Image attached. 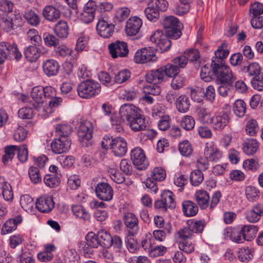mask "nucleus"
Returning a JSON list of instances; mask_svg holds the SVG:
<instances>
[{"label": "nucleus", "instance_id": "30", "mask_svg": "<svg viewBox=\"0 0 263 263\" xmlns=\"http://www.w3.org/2000/svg\"><path fill=\"white\" fill-rule=\"evenodd\" d=\"M175 104L179 112L181 113L186 112L190 107V99L185 95H181L177 99Z\"/></svg>", "mask_w": 263, "mask_h": 263}, {"label": "nucleus", "instance_id": "22", "mask_svg": "<svg viewBox=\"0 0 263 263\" xmlns=\"http://www.w3.org/2000/svg\"><path fill=\"white\" fill-rule=\"evenodd\" d=\"M138 222L137 218L133 213H128L125 215L124 223L129 229L128 234L131 236H133L138 231Z\"/></svg>", "mask_w": 263, "mask_h": 263}, {"label": "nucleus", "instance_id": "10", "mask_svg": "<svg viewBox=\"0 0 263 263\" xmlns=\"http://www.w3.org/2000/svg\"><path fill=\"white\" fill-rule=\"evenodd\" d=\"M92 132L93 126L90 121L85 120L80 122L78 127V135L83 145H85V144L91 139Z\"/></svg>", "mask_w": 263, "mask_h": 263}, {"label": "nucleus", "instance_id": "25", "mask_svg": "<svg viewBox=\"0 0 263 263\" xmlns=\"http://www.w3.org/2000/svg\"><path fill=\"white\" fill-rule=\"evenodd\" d=\"M14 44H11L4 41L0 42V65L7 59H11V52L13 51Z\"/></svg>", "mask_w": 263, "mask_h": 263}, {"label": "nucleus", "instance_id": "43", "mask_svg": "<svg viewBox=\"0 0 263 263\" xmlns=\"http://www.w3.org/2000/svg\"><path fill=\"white\" fill-rule=\"evenodd\" d=\"M186 78L182 74H178L174 77L171 83V87L174 90H178L185 84Z\"/></svg>", "mask_w": 263, "mask_h": 263}, {"label": "nucleus", "instance_id": "2", "mask_svg": "<svg viewBox=\"0 0 263 263\" xmlns=\"http://www.w3.org/2000/svg\"><path fill=\"white\" fill-rule=\"evenodd\" d=\"M212 72L216 77L217 84H226L232 85L236 79L235 76L233 75L230 67L224 63L213 60L211 63Z\"/></svg>", "mask_w": 263, "mask_h": 263}, {"label": "nucleus", "instance_id": "16", "mask_svg": "<svg viewBox=\"0 0 263 263\" xmlns=\"http://www.w3.org/2000/svg\"><path fill=\"white\" fill-rule=\"evenodd\" d=\"M97 196L100 199L104 201L110 200L113 196V190L107 183H100L96 187Z\"/></svg>", "mask_w": 263, "mask_h": 263}, {"label": "nucleus", "instance_id": "12", "mask_svg": "<svg viewBox=\"0 0 263 263\" xmlns=\"http://www.w3.org/2000/svg\"><path fill=\"white\" fill-rule=\"evenodd\" d=\"M229 121V116L226 113L215 115L210 119V123L212 124L213 129L216 131H221L225 128H228Z\"/></svg>", "mask_w": 263, "mask_h": 263}, {"label": "nucleus", "instance_id": "37", "mask_svg": "<svg viewBox=\"0 0 263 263\" xmlns=\"http://www.w3.org/2000/svg\"><path fill=\"white\" fill-rule=\"evenodd\" d=\"M204 154L205 156L212 161H217L222 157V154L220 151L213 146L206 147Z\"/></svg>", "mask_w": 263, "mask_h": 263}, {"label": "nucleus", "instance_id": "29", "mask_svg": "<svg viewBox=\"0 0 263 263\" xmlns=\"http://www.w3.org/2000/svg\"><path fill=\"white\" fill-rule=\"evenodd\" d=\"M245 241H250L256 236L258 227L254 225H244L241 227Z\"/></svg>", "mask_w": 263, "mask_h": 263}, {"label": "nucleus", "instance_id": "3", "mask_svg": "<svg viewBox=\"0 0 263 263\" xmlns=\"http://www.w3.org/2000/svg\"><path fill=\"white\" fill-rule=\"evenodd\" d=\"M161 23L165 29L166 36L173 39H177L180 37L183 26L178 18L174 16H166Z\"/></svg>", "mask_w": 263, "mask_h": 263}, {"label": "nucleus", "instance_id": "58", "mask_svg": "<svg viewBox=\"0 0 263 263\" xmlns=\"http://www.w3.org/2000/svg\"><path fill=\"white\" fill-rule=\"evenodd\" d=\"M2 194L5 200L11 201L13 199V193L9 183L6 182L2 189Z\"/></svg>", "mask_w": 263, "mask_h": 263}, {"label": "nucleus", "instance_id": "26", "mask_svg": "<svg viewBox=\"0 0 263 263\" xmlns=\"http://www.w3.org/2000/svg\"><path fill=\"white\" fill-rule=\"evenodd\" d=\"M42 90L43 86H37L34 87L31 91V97L34 101L32 105L35 109H37L44 102V91Z\"/></svg>", "mask_w": 263, "mask_h": 263}, {"label": "nucleus", "instance_id": "41", "mask_svg": "<svg viewBox=\"0 0 263 263\" xmlns=\"http://www.w3.org/2000/svg\"><path fill=\"white\" fill-rule=\"evenodd\" d=\"M245 195L250 202H255L258 199L260 192L256 187L248 186L245 189Z\"/></svg>", "mask_w": 263, "mask_h": 263}, {"label": "nucleus", "instance_id": "62", "mask_svg": "<svg viewBox=\"0 0 263 263\" xmlns=\"http://www.w3.org/2000/svg\"><path fill=\"white\" fill-rule=\"evenodd\" d=\"M178 234L179 238L182 239V240L191 239L194 236V233L188 224L186 227L180 230Z\"/></svg>", "mask_w": 263, "mask_h": 263}, {"label": "nucleus", "instance_id": "59", "mask_svg": "<svg viewBox=\"0 0 263 263\" xmlns=\"http://www.w3.org/2000/svg\"><path fill=\"white\" fill-rule=\"evenodd\" d=\"M251 83L254 89L262 90L263 89V73L252 78Z\"/></svg>", "mask_w": 263, "mask_h": 263}, {"label": "nucleus", "instance_id": "56", "mask_svg": "<svg viewBox=\"0 0 263 263\" xmlns=\"http://www.w3.org/2000/svg\"><path fill=\"white\" fill-rule=\"evenodd\" d=\"M199 120L202 123H210V112L205 108H199L197 110Z\"/></svg>", "mask_w": 263, "mask_h": 263}, {"label": "nucleus", "instance_id": "5", "mask_svg": "<svg viewBox=\"0 0 263 263\" xmlns=\"http://www.w3.org/2000/svg\"><path fill=\"white\" fill-rule=\"evenodd\" d=\"M101 90L100 85L92 80H86L78 86L77 91L80 97L89 98L98 94Z\"/></svg>", "mask_w": 263, "mask_h": 263}, {"label": "nucleus", "instance_id": "19", "mask_svg": "<svg viewBox=\"0 0 263 263\" xmlns=\"http://www.w3.org/2000/svg\"><path fill=\"white\" fill-rule=\"evenodd\" d=\"M142 23L140 18L137 17H131L128 20L125 26V32L128 36H134L139 32Z\"/></svg>", "mask_w": 263, "mask_h": 263}, {"label": "nucleus", "instance_id": "38", "mask_svg": "<svg viewBox=\"0 0 263 263\" xmlns=\"http://www.w3.org/2000/svg\"><path fill=\"white\" fill-rule=\"evenodd\" d=\"M55 249V247L53 245L46 246L45 247V250L38 254L37 257L39 259L42 261H50L53 257L52 252L54 251Z\"/></svg>", "mask_w": 263, "mask_h": 263}, {"label": "nucleus", "instance_id": "13", "mask_svg": "<svg viewBox=\"0 0 263 263\" xmlns=\"http://www.w3.org/2000/svg\"><path fill=\"white\" fill-rule=\"evenodd\" d=\"M96 29L98 34L103 38H109L114 32L115 25L109 23L104 18L99 19Z\"/></svg>", "mask_w": 263, "mask_h": 263}, {"label": "nucleus", "instance_id": "14", "mask_svg": "<svg viewBox=\"0 0 263 263\" xmlns=\"http://www.w3.org/2000/svg\"><path fill=\"white\" fill-rule=\"evenodd\" d=\"M18 20L14 14L11 16L0 14V28L6 32L15 29L19 25Z\"/></svg>", "mask_w": 263, "mask_h": 263}, {"label": "nucleus", "instance_id": "31", "mask_svg": "<svg viewBox=\"0 0 263 263\" xmlns=\"http://www.w3.org/2000/svg\"><path fill=\"white\" fill-rule=\"evenodd\" d=\"M127 123L134 131L144 130L146 128L145 119L140 113L138 116L135 117L133 120H130Z\"/></svg>", "mask_w": 263, "mask_h": 263}, {"label": "nucleus", "instance_id": "61", "mask_svg": "<svg viewBox=\"0 0 263 263\" xmlns=\"http://www.w3.org/2000/svg\"><path fill=\"white\" fill-rule=\"evenodd\" d=\"M166 176L165 172L161 167H155L152 174V179L155 181L163 180Z\"/></svg>", "mask_w": 263, "mask_h": 263}, {"label": "nucleus", "instance_id": "36", "mask_svg": "<svg viewBox=\"0 0 263 263\" xmlns=\"http://www.w3.org/2000/svg\"><path fill=\"white\" fill-rule=\"evenodd\" d=\"M242 70L244 72L248 73V75L252 78L262 73L260 66L255 62L249 63L247 66H243Z\"/></svg>", "mask_w": 263, "mask_h": 263}, {"label": "nucleus", "instance_id": "17", "mask_svg": "<svg viewBox=\"0 0 263 263\" xmlns=\"http://www.w3.org/2000/svg\"><path fill=\"white\" fill-rule=\"evenodd\" d=\"M54 206L53 198L50 196H43L37 199L36 202V209L42 213H48L52 210Z\"/></svg>", "mask_w": 263, "mask_h": 263}, {"label": "nucleus", "instance_id": "7", "mask_svg": "<svg viewBox=\"0 0 263 263\" xmlns=\"http://www.w3.org/2000/svg\"><path fill=\"white\" fill-rule=\"evenodd\" d=\"M167 7V2L165 0L149 1V21H157L160 16V11H164Z\"/></svg>", "mask_w": 263, "mask_h": 263}, {"label": "nucleus", "instance_id": "40", "mask_svg": "<svg viewBox=\"0 0 263 263\" xmlns=\"http://www.w3.org/2000/svg\"><path fill=\"white\" fill-rule=\"evenodd\" d=\"M134 61L137 64H144L148 61V49L146 47L138 50L134 58Z\"/></svg>", "mask_w": 263, "mask_h": 263}, {"label": "nucleus", "instance_id": "23", "mask_svg": "<svg viewBox=\"0 0 263 263\" xmlns=\"http://www.w3.org/2000/svg\"><path fill=\"white\" fill-rule=\"evenodd\" d=\"M22 221V218L21 216L8 219L3 225L1 232V234L5 235L12 232L16 229L17 225Z\"/></svg>", "mask_w": 263, "mask_h": 263}, {"label": "nucleus", "instance_id": "20", "mask_svg": "<svg viewBox=\"0 0 263 263\" xmlns=\"http://www.w3.org/2000/svg\"><path fill=\"white\" fill-rule=\"evenodd\" d=\"M111 148L112 152L118 157L124 156L127 151V143L125 139L122 137L114 138V143Z\"/></svg>", "mask_w": 263, "mask_h": 263}, {"label": "nucleus", "instance_id": "53", "mask_svg": "<svg viewBox=\"0 0 263 263\" xmlns=\"http://www.w3.org/2000/svg\"><path fill=\"white\" fill-rule=\"evenodd\" d=\"M130 77V71L127 69H124L119 71L115 75L114 81L117 83L121 84L126 81Z\"/></svg>", "mask_w": 263, "mask_h": 263}, {"label": "nucleus", "instance_id": "6", "mask_svg": "<svg viewBox=\"0 0 263 263\" xmlns=\"http://www.w3.org/2000/svg\"><path fill=\"white\" fill-rule=\"evenodd\" d=\"M130 158L133 164L139 171H145L148 167V161L144 151L139 147L133 149L130 153Z\"/></svg>", "mask_w": 263, "mask_h": 263}, {"label": "nucleus", "instance_id": "57", "mask_svg": "<svg viewBox=\"0 0 263 263\" xmlns=\"http://www.w3.org/2000/svg\"><path fill=\"white\" fill-rule=\"evenodd\" d=\"M184 54L186 56L187 61L191 62L197 61L200 58L199 51L196 49H186L184 51Z\"/></svg>", "mask_w": 263, "mask_h": 263}, {"label": "nucleus", "instance_id": "28", "mask_svg": "<svg viewBox=\"0 0 263 263\" xmlns=\"http://www.w3.org/2000/svg\"><path fill=\"white\" fill-rule=\"evenodd\" d=\"M258 148L259 143L255 139H248L243 143V151L248 155L254 154L257 151Z\"/></svg>", "mask_w": 263, "mask_h": 263}, {"label": "nucleus", "instance_id": "44", "mask_svg": "<svg viewBox=\"0 0 263 263\" xmlns=\"http://www.w3.org/2000/svg\"><path fill=\"white\" fill-rule=\"evenodd\" d=\"M20 204L25 211L31 212L34 204L33 200L30 196L24 195L21 197Z\"/></svg>", "mask_w": 263, "mask_h": 263}, {"label": "nucleus", "instance_id": "1", "mask_svg": "<svg viewBox=\"0 0 263 263\" xmlns=\"http://www.w3.org/2000/svg\"><path fill=\"white\" fill-rule=\"evenodd\" d=\"M87 238L88 244L94 248L99 246L107 249L112 247L118 252L122 247V241L119 236L115 235L112 237L104 230H100L96 234L92 232H89Z\"/></svg>", "mask_w": 263, "mask_h": 263}, {"label": "nucleus", "instance_id": "52", "mask_svg": "<svg viewBox=\"0 0 263 263\" xmlns=\"http://www.w3.org/2000/svg\"><path fill=\"white\" fill-rule=\"evenodd\" d=\"M195 124L194 118L190 116H185L181 120V126L186 130H191L194 127Z\"/></svg>", "mask_w": 263, "mask_h": 263}, {"label": "nucleus", "instance_id": "46", "mask_svg": "<svg viewBox=\"0 0 263 263\" xmlns=\"http://www.w3.org/2000/svg\"><path fill=\"white\" fill-rule=\"evenodd\" d=\"M224 47H226V45L223 43L218 47L217 50L215 52V57L213 58L212 61L215 60L216 62H218V61H221V62H222V59L228 57L229 51L228 49H223Z\"/></svg>", "mask_w": 263, "mask_h": 263}, {"label": "nucleus", "instance_id": "55", "mask_svg": "<svg viewBox=\"0 0 263 263\" xmlns=\"http://www.w3.org/2000/svg\"><path fill=\"white\" fill-rule=\"evenodd\" d=\"M178 247L180 250L189 254L194 251V245L188 240H182L178 243Z\"/></svg>", "mask_w": 263, "mask_h": 263}, {"label": "nucleus", "instance_id": "32", "mask_svg": "<svg viewBox=\"0 0 263 263\" xmlns=\"http://www.w3.org/2000/svg\"><path fill=\"white\" fill-rule=\"evenodd\" d=\"M182 211L184 214L187 216H194L198 211V206L192 201H184L182 203Z\"/></svg>", "mask_w": 263, "mask_h": 263}, {"label": "nucleus", "instance_id": "48", "mask_svg": "<svg viewBox=\"0 0 263 263\" xmlns=\"http://www.w3.org/2000/svg\"><path fill=\"white\" fill-rule=\"evenodd\" d=\"M203 180V174L199 170L193 171L190 175V182L194 186H198Z\"/></svg>", "mask_w": 263, "mask_h": 263}, {"label": "nucleus", "instance_id": "11", "mask_svg": "<svg viewBox=\"0 0 263 263\" xmlns=\"http://www.w3.org/2000/svg\"><path fill=\"white\" fill-rule=\"evenodd\" d=\"M109 53L111 57L116 59L118 57H125L128 54L127 44L123 41H116L111 43L108 46Z\"/></svg>", "mask_w": 263, "mask_h": 263}, {"label": "nucleus", "instance_id": "60", "mask_svg": "<svg viewBox=\"0 0 263 263\" xmlns=\"http://www.w3.org/2000/svg\"><path fill=\"white\" fill-rule=\"evenodd\" d=\"M27 135V131L24 128L19 127L15 130L13 138L16 142H21L25 140Z\"/></svg>", "mask_w": 263, "mask_h": 263}, {"label": "nucleus", "instance_id": "47", "mask_svg": "<svg viewBox=\"0 0 263 263\" xmlns=\"http://www.w3.org/2000/svg\"><path fill=\"white\" fill-rule=\"evenodd\" d=\"M151 243V242L150 243ZM166 248L163 246H157L153 247L150 244L149 248V256L152 257H157L162 256L166 252Z\"/></svg>", "mask_w": 263, "mask_h": 263}, {"label": "nucleus", "instance_id": "49", "mask_svg": "<svg viewBox=\"0 0 263 263\" xmlns=\"http://www.w3.org/2000/svg\"><path fill=\"white\" fill-rule=\"evenodd\" d=\"M44 182L47 186L55 187L59 185L60 179L54 175L47 174L44 178Z\"/></svg>", "mask_w": 263, "mask_h": 263}, {"label": "nucleus", "instance_id": "45", "mask_svg": "<svg viewBox=\"0 0 263 263\" xmlns=\"http://www.w3.org/2000/svg\"><path fill=\"white\" fill-rule=\"evenodd\" d=\"M259 130V127L255 120L250 119L246 123V132L247 135L253 136Z\"/></svg>", "mask_w": 263, "mask_h": 263}, {"label": "nucleus", "instance_id": "21", "mask_svg": "<svg viewBox=\"0 0 263 263\" xmlns=\"http://www.w3.org/2000/svg\"><path fill=\"white\" fill-rule=\"evenodd\" d=\"M60 65L58 62L53 59L46 60L43 64L44 72L48 77L56 76L59 71Z\"/></svg>", "mask_w": 263, "mask_h": 263}, {"label": "nucleus", "instance_id": "27", "mask_svg": "<svg viewBox=\"0 0 263 263\" xmlns=\"http://www.w3.org/2000/svg\"><path fill=\"white\" fill-rule=\"evenodd\" d=\"M196 201L202 209H206L209 205L210 196L204 190H198L195 194Z\"/></svg>", "mask_w": 263, "mask_h": 263}, {"label": "nucleus", "instance_id": "50", "mask_svg": "<svg viewBox=\"0 0 263 263\" xmlns=\"http://www.w3.org/2000/svg\"><path fill=\"white\" fill-rule=\"evenodd\" d=\"M28 174L31 182L36 184L41 182L42 178L38 168L35 166H31L28 170Z\"/></svg>", "mask_w": 263, "mask_h": 263}, {"label": "nucleus", "instance_id": "64", "mask_svg": "<svg viewBox=\"0 0 263 263\" xmlns=\"http://www.w3.org/2000/svg\"><path fill=\"white\" fill-rule=\"evenodd\" d=\"M249 11L253 16H259L263 13V4L259 2H255L250 6Z\"/></svg>", "mask_w": 263, "mask_h": 263}, {"label": "nucleus", "instance_id": "33", "mask_svg": "<svg viewBox=\"0 0 263 263\" xmlns=\"http://www.w3.org/2000/svg\"><path fill=\"white\" fill-rule=\"evenodd\" d=\"M71 132V127L67 124H58L55 127V135L59 138L69 139Z\"/></svg>", "mask_w": 263, "mask_h": 263}, {"label": "nucleus", "instance_id": "54", "mask_svg": "<svg viewBox=\"0 0 263 263\" xmlns=\"http://www.w3.org/2000/svg\"><path fill=\"white\" fill-rule=\"evenodd\" d=\"M179 150L182 155L189 156L193 152L191 144L187 140H184L179 144Z\"/></svg>", "mask_w": 263, "mask_h": 263}, {"label": "nucleus", "instance_id": "15", "mask_svg": "<svg viewBox=\"0 0 263 263\" xmlns=\"http://www.w3.org/2000/svg\"><path fill=\"white\" fill-rule=\"evenodd\" d=\"M140 110L131 104H124L120 108L119 114L121 119L123 121H126L127 122L140 113Z\"/></svg>", "mask_w": 263, "mask_h": 263}, {"label": "nucleus", "instance_id": "35", "mask_svg": "<svg viewBox=\"0 0 263 263\" xmlns=\"http://www.w3.org/2000/svg\"><path fill=\"white\" fill-rule=\"evenodd\" d=\"M69 28L67 23L60 21L54 26V32L60 38H66L68 34Z\"/></svg>", "mask_w": 263, "mask_h": 263}, {"label": "nucleus", "instance_id": "8", "mask_svg": "<svg viewBox=\"0 0 263 263\" xmlns=\"http://www.w3.org/2000/svg\"><path fill=\"white\" fill-rule=\"evenodd\" d=\"M161 196V199L157 200L155 202V207L156 209H161L166 211L167 209L173 210L176 207L174 195L172 192L169 190L163 191Z\"/></svg>", "mask_w": 263, "mask_h": 263}, {"label": "nucleus", "instance_id": "51", "mask_svg": "<svg viewBox=\"0 0 263 263\" xmlns=\"http://www.w3.org/2000/svg\"><path fill=\"white\" fill-rule=\"evenodd\" d=\"M24 16L28 23L32 26H36L40 22L39 16L32 10L26 12Z\"/></svg>", "mask_w": 263, "mask_h": 263}, {"label": "nucleus", "instance_id": "39", "mask_svg": "<svg viewBox=\"0 0 263 263\" xmlns=\"http://www.w3.org/2000/svg\"><path fill=\"white\" fill-rule=\"evenodd\" d=\"M246 104L241 99L236 100L233 105L235 115L239 118L243 117L246 112Z\"/></svg>", "mask_w": 263, "mask_h": 263}, {"label": "nucleus", "instance_id": "34", "mask_svg": "<svg viewBox=\"0 0 263 263\" xmlns=\"http://www.w3.org/2000/svg\"><path fill=\"white\" fill-rule=\"evenodd\" d=\"M24 55L28 61L35 62L40 57V49L35 46H29L25 50Z\"/></svg>", "mask_w": 263, "mask_h": 263}, {"label": "nucleus", "instance_id": "63", "mask_svg": "<svg viewBox=\"0 0 263 263\" xmlns=\"http://www.w3.org/2000/svg\"><path fill=\"white\" fill-rule=\"evenodd\" d=\"M121 171L126 175H130L133 172V167L127 159H122L120 163Z\"/></svg>", "mask_w": 263, "mask_h": 263}, {"label": "nucleus", "instance_id": "4", "mask_svg": "<svg viewBox=\"0 0 263 263\" xmlns=\"http://www.w3.org/2000/svg\"><path fill=\"white\" fill-rule=\"evenodd\" d=\"M152 76L155 83H161L164 76L169 78H173L178 74L180 70L174 64L167 63L164 67H160L156 70H151Z\"/></svg>", "mask_w": 263, "mask_h": 263}, {"label": "nucleus", "instance_id": "42", "mask_svg": "<svg viewBox=\"0 0 263 263\" xmlns=\"http://www.w3.org/2000/svg\"><path fill=\"white\" fill-rule=\"evenodd\" d=\"M187 224L189 225L190 229L194 233H201L202 232L205 226V222L204 220L197 221H188Z\"/></svg>", "mask_w": 263, "mask_h": 263}, {"label": "nucleus", "instance_id": "9", "mask_svg": "<svg viewBox=\"0 0 263 263\" xmlns=\"http://www.w3.org/2000/svg\"><path fill=\"white\" fill-rule=\"evenodd\" d=\"M62 8V5L59 2H56L53 5H47L43 10V16L47 21L55 22L60 17Z\"/></svg>", "mask_w": 263, "mask_h": 263}, {"label": "nucleus", "instance_id": "24", "mask_svg": "<svg viewBox=\"0 0 263 263\" xmlns=\"http://www.w3.org/2000/svg\"><path fill=\"white\" fill-rule=\"evenodd\" d=\"M225 237H229L230 239L236 243H241L245 242L241 228H228L224 230Z\"/></svg>", "mask_w": 263, "mask_h": 263}, {"label": "nucleus", "instance_id": "18", "mask_svg": "<svg viewBox=\"0 0 263 263\" xmlns=\"http://www.w3.org/2000/svg\"><path fill=\"white\" fill-rule=\"evenodd\" d=\"M70 141L69 139L56 138L51 143V147L52 152L60 154L68 150L70 146Z\"/></svg>", "mask_w": 263, "mask_h": 263}]
</instances>
